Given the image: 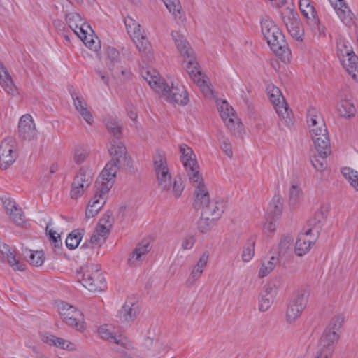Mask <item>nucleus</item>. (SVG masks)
Instances as JSON below:
<instances>
[{"label": "nucleus", "instance_id": "1", "mask_svg": "<svg viewBox=\"0 0 358 358\" xmlns=\"http://www.w3.org/2000/svg\"><path fill=\"white\" fill-rule=\"evenodd\" d=\"M122 165V164L111 160L106 164L95 182L94 195L90 200L85 211L87 218H92L96 216L105 204L116 173Z\"/></svg>", "mask_w": 358, "mask_h": 358}, {"label": "nucleus", "instance_id": "2", "mask_svg": "<svg viewBox=\"0 0 358 358\" xmlns=\"http://www.w3.org/2000/svg\"><path fill=\"white\" fill-rule=\"evenodd\" d=\"M142 77L149 85L169 103L185 106L189 102L188 94L185 87L179 83H171V88L155 70H144Z\"/></svg>", "mask_w": 358, "mask_h": 358}, {"label": "nucleus", "instance_id": "3", "mask_svg": "<svg viewBox=\"0 0 358 358\" xmlns=\"http://www.w3.org/2000/svg\"><path fill=\"white\" fill-rule=\"evenodd\" d=\"M153 166L158 187L162 192L171 194L175 199H178L184 191L185 184L179 176L172 180L164 153L155 154L153 157Z\"/></svg>", "mask_w": 358, "mask_h": 358}, {"label": "nucleus", "instance_id": "4", "mask_svg": "<svg viewBox=\"0 0 358 358\" xmlns=\"http://www.w3.org/2000/svg\"><path fill=\"white\" fill-rule=\"evenodd\" d=\"M192 186L194 187V206L196 208L201 209L202 216L218 220L224 212V201L222 199H210L209 192L204 180Z\"/></svg>", "mask_w": 358, "mask_h": 358}, {"label": "nucleus", "instance_id": "5", "mask_svg": "<svg viewBox=\"0 0 358 358\" xmlns=\"http://www.w3.org/2000/svg\"><path fill=\"white\" fill-rule=\"evenodd\" d=\"M261 26L262 32L272 51L284 62H289L291 52L278 26L268 17L262 20Z\"/></svg>", "mask_w": 358, "mask_h": 358}, {"label": "nucleus", "instance_id": "6", "mask_svg": "<svg viewBox=\"0 0 358 358\" xmlns=\"http://www.w3.org/2000/svg\"><path fill=\"white\" fill-rule=\"evenodd\" d=\"M307 124L317 151L327 153L330 145L324 121L315 108H310L307 113Z\"/></svg>", "mask_w": 358, "mask_h": 358}, {"label": "nucleus", "instance_id": "7", "mask_svg": "<svg viewBox=\"0 0 358 358\" xmlns=\"http://www.w3.org/2000/svg\"><path fill=\"white\" fill-rule=\"evenodd\" d=\"M344 322L342 315L331 318L328 326L321 336L319 343V352L322 358H331L335 347L340 338V331Z\"/></svg>", "mask_w": 358, "mask_h": 358}, {"label": "nucleus", "instance_id": "8", "mask_svg": "<svg viewBox=\"0 0 358 358\" xmlns=\"http://www.w3.org/2000/svg\"><path fill=\"white\" fill-rule=\"evenodd\" d=\"M77 279L90 292L102 290L105 287V280L98 266L90 264L78 271Z\"/></svg>", "mask_w": 358, "mask_h": 358}, {"label": "nucleus", "instance_id": "9", "mask_svg": "<svg viewBox=\"0 0 358 358\" xmlns=\"http://www.w3.org/2000/svg\"><path fill=\"white\" fill-rule=\"evenodd\" d=\"M180 157L185 168L187 176L192 185L204 180L199 171L196 155L192 149L186 144L179 145Z\"/></svg>", "mask_w": 358, "mask_h": 358}, {"label": "nucleus", "instance_id": "10", "mask_svg": "<svg viewBox=\"0 0 358 358\" xmlns=\"http://www.w3.org/2000/svg\"><path fill=\"white\" fill-rule=\"evenodd\" d=\"M57 309L63 321L69 327L82 331L85 329L82 313L75 306L65 301L57 303Z\"/></svg>", "mask_w": 358, "mask_h": 358}, {"label": "nucleus", "instance_id": "11", "mask_svg": "<svg viewBox=\"0 0 358 358\" xmlns=\"http://www.w3.org/2000/svg\"><path fill=\"white\" fill-rule=\"evenodd\" d=\"M281 17L290 36L297 41H302L304 33L297 12L291 7H285L281 11Z\"/></svg>", "mask_w": 358, "mask_h": 358}, {"label": "nucleus", "instance_id": "12", "mask_svg": "<svg viewBox=\"0 0 358 358\" xmlns=\"http://www.w3.org/2000/svg\"><path fill=\"white\" fill-rule=\"evenodd\" d=\"M309 292L306 289L298 292L290 301L287 312L286 320L289 323L294 322L301 315L306 306Z\"/></svg>", "mask_w": 358, "mask_h": 358}, {"label": "nucleus", "instance_id": "13", "mask_svg": "<svg viewBox=\"0 0 358 358\" xmlns=\"http://www.w3.org/2000/svg\"><path fill=\"white\" fill-rule=\"evenodd\" d=\"M266 91L269 99L273 103L279 117L285 120L287 122H289L292 113L289 110L280 89L273 85H269L266 88Z\"/></svg>", "mask_w": 358, "mask_h": 358}, {"label": "nucleus", "instance_id": "14", "mask_svg": "<svg viewBox=\"0 0 358 358\" xmlns=\"http://www.w3.org/2000/svg\"><path fill=\"white\" fill-rule=\"evenodd\" d=\"M140 312L138 304L127 301L116 315V322L121 328H127L134 322Z\"/></svg>", "mask_w": 358, "mask_h": 358}, {"label": "nucleus", "instance_id": "15", "mask_svg": "<svg viewBox=\"0 0 358 358\" xmlns=\"http://www.w3.org/2000/svg\"><path fill=\"white\" fill-rule=\"evenodd\" d=\"M218 109L220 113V116L228 129L234 135L238 136H241L243 131V124L239 119L234 114L233 108L229 106L226 101H223L220 104Z\"/></svg>", "mask_w": 358, "mask_h": 358}, {"label": "nucleus", "instance_id": "16", "mask_svg": "<svg viewBox=\"0 0 358 358\" xmlns=\"http://www.w3.org/2000/svg\"><path fill=\"white\" fill-rule=\"evenodd\" d=\"M17 157L15 143L13 139L3 140L0 145V167L1 169H7L16 160Z\"/></svg>", "mask_w": 358, "mask_h": 358}, {"label": "nucleus", "instance_id": "17", "mask_svg": "<svg viewBox=\"0 0 358 358\" xmlns=\"http://www.w3.org/2000/svg\"><path fill=\"white\" fill-rule=\"evenodd\" d=\"M98 333L100 337L110 343L117 345V350L120 348L130 349L131 345L126 337L121 334H115L113 332L111 327L108 325H103L99 328Z\"/></svg>", "mask_w": 358, "mask_h": 358}, {"label": "nucleus", "instance_id": "18", "mask_svg": "<svg viewBox=\"0 0 358 358\" xmlns=\"http://www.w3.org/2000/svg\"><path fill=\"white\" fill-rule=\"evenodd\" d=\"M20 137L25 141H31L36 138L37 130L32 117L26 114L21 117L18 124Z\"/></svg>", "mask_w": 358, "mask_h": 358}, {"label": "nucleus", "instance_id": "19", "mask_svg": "<svg viewBox=\"0 0 358 358\" xmlns=\"http://www.w3.org/2000/svg\"><path fill=\"white\" fill-rule=\"evenodd\" d=\"M278 294V287L273 283L267 285L260 294L259 299V310L262 312L267 311Z\"/></svg>", "mask_w": 358, "mask_h": 358}, {"label": "nucleus", "instance_id": "20", "mask_svg": "<svg viewBox=\"0 0 358 358\" xmlns=\"http://www.w3.org/2000/svg\"><path fill=\"white\" fill-rule=\"evenodd\" d=\"M150 245L148 241H143L138 243L128 259V263L131 266H139L145 259L147 254L150 250Z\"/></svg>", "mask_w": 358, "mask_h": 358}, {"label": "nucleus", "instance_id": "21", "mask_svg": "<svg viewBox=\"0 0 358 358\" xmlns=\"http://www.w3.org/2000/svg\"><path fill=\"white\" fill-rule=\"evenodd\" d=\"M6 213L10 219L18 226H22L24 222V215L16 203L10 199H6L3 201Z\"/></svg>", "mask_w": 358, "mask_h": 358}, {"label": "nucleus", "instance_id": "22", "mask_svg": "<svg viewBox=\"0 0 358 358\" xmlns=\"http://www.w3.org/2000/svg\"><path fill=\"white\" fill-rule=\"evenodd\" d=\"M108 152L112 157L111 161H115L122 164H124L127 162L126 148L118 139H113L110 142Z\"/></svg>", "mask_w": 358, "mask_h": 358}, {"label": "nucleus", "instance_id": "23", "mask_svg": "<svg viewBox=\"0 0 358 358\" xmlns=\"http://www.w3.org/2000/svg\"><path fill=\"white\" fill-rule=\"evenodd\" d=\"M313 229H308L305 233L300 234L296 242L295 252L298 256L307 253L315 242L313 238L310 237Z\"/></svg>", "mask_w": 358, "mask_h": 358}, {"label": "nucleus", "instance_id": "24", "mask_svg": "<svg viewBox=\"0 0 358 358\" xmlns=\"http://www.w3.org/2000/svg\"><path fill=\"white\" fill-rule=\"evenodd\" d=\"M337 15L346 26L350 27L354 24L355 15L347 6L344 0L338 1L333 6Z\"/></svg>", "mask_w": 358, "mask_h": 358}, {"label": "nucleus", "instance_id": "25", "mask_svg": "<svg viewBox=\"0 0 358 358\" xmlns=\"http://www.w3.org/2000/svg\"><path fill=\"white\" fill-rule=\"evenodd\" d=\"M41 339L43 342L48 345L59 348L63 350L73 351L76 349V345L73 343L52 334H44L41 336Z\"/></svg>", "mask_w": 358, "mask_h": 358}, {"label": "nucleus", "instance_id": "26", "mask_svg": "<svg viewBox=\"0 0 358 358\" xmlns=\"http://www.w3.org/2000/svg\"><path fill=\"white\" fill-rule=\"evenodd\" d=\"M0 85L4 91L12 96H16L18 94L17 89L15 87L11 76L4 68L3 64L0 61Z\"/></svg>", "mask_w": 358, "mask_h": 358}, {"label": "nucleus", "instance_id": "27", "mask_svg": "<svg viewBox=\"0 0 358 358\" xmlns=\"http://www.w3.org/2000/svg\"><path fill=\"white\" fill-rule=\"evenodd\" d=\"M66 20L69 27L76 34L83 33L85 29H89V24L83 22L80 15L76 13H70L66 15Z\"/></svg>", "mask_w": 358, "mask_h": 358}, {"label": "nucleus", "instance_id": "28", "mask_svg": "<svg viewBox=\"0 0 358 358\" xmlns=\"http://www.w3.org/2000/svg\"><path fill=\"white\" fill-rule=\"evenodd\" d=\"M337 110L340 115L345 118L352 117L356 113L355 107L348 96L343 97L341 96Z\"/></svg>", "mask_w": 358, "mask_h": 358}, {"label": "nucleus", "instance_id": "29", "mask_svg": "<svg viewBox=\"0 0 358 358\" xmlns=\"http://www.w3.org/2000/svg\"><path fill=\"white\" fill-rule=\"evenodd\" d=\"M73 99L76 110L87 124L92 125L94 122V119L90 111L88 110L87 103L84 101L83 98L82 96H76V97L73 96Z\"/></svg>", "mask_w": 358, "mask_h": 358}, {"label": "nucleus", "instance_id": "30", "mask_svg": "<svg viewBox=\"0 0 358 358\" xmlns=\"http://www.w3.org/2000/svg\"><path fill=\"white\" fill-rule=\"evenodd\" d=\"M124 24L128 34L133 41L142 38L145 34L144 30L141 29L140 24L131 17L124 18Z\"/></svg>", "mask_w": 358, "mask_h": 358}, {"label": "nucleus", "instance_id": "31", "mask_svg": "<svg viewBox=\"0 0 358 358\" xmlns=\"http://www.w3.org/2000/svg\"><path fill=\"white\" fill-rule=\"evenodd\" d=\"M331 206L329 203H323L320 208L316 211L314 217V227L313 231L315 230L318 232L322 225L325 222L327 215L330 211Z\"/></svg>", "mask_w": 358, "mask_h": 358}, {"label": "nucleus", "instance_id": "32", "mask_svg": "<svg viewBox=\"0 0 358 358\" xmlns=\"http://www.w3.org/2000/svg\"><path fill=\"white\" fill-rule=\"evenodd\" d=\"M169 10L172 14L174 19L180 22H184L185 19V13L182 10L181 4L179 0H162Z\"/></svg>", "mask_w": 358, "mask_h": 358}, {"label": "nucleus", "instance_id": "33", "mask_svg": "<svg viewBox=\"0 0 358 358\" xmlns=\"http://www.w3.org/2000/svg\"><path fill=\"white\" fill-rule=\"evenodd\" d=\"M183 57L185 64V69L192 80L199 74H203L199 69V65L193 52Z\"/></svg>", "mask_w": 358, "mask_h": 358}, {"label": "nucleus", "instance_id": "34", "mask_svg": "<svg viewBox=\"0 0 358 358\" xmlns=\"http://www.w3.org/2000/svg\"><path fill=\"white\" fill-rule=\"evenodd\" d=\"M337 55L341 62H343V59L355 55L350 43L343 38H339L337 41Z\"/></svg>", "mask_w": 358, "mask_h": 358}, {"label": "nucleus", "instance_id": "35", "mask_svg": "<svg viewBox=\"0 0 358 358\" xmlns=\"http://www.w3.org/2000/svg\"><path fill=\"white\" fill-rule=\"evenodd\" d=\"M171 36L178 51L182 57H185L193 52L189 48L188 42L179 32L173 31L171 33Z\"/></svg>", "mask_w": 358, "mask_h": 358}, {"label": "nucleus", "instance_id": "36", "mask_svg": "<svg viewBox=\"0 0 358 358\" xmlns=\"http://www.w3.org/2000/svg\"><path fill=\"white\" fill-rule=\"evenodd\" d=\"M83 33L76 34L80 40L85 44L87 47L93 50H96L99 48V42L92 34L93 30L89 25V29H85Z\"/></svg>", "mask_w": 358, "mask_h": 358}, {"label": "nucleus", "instance_id": "37", "mask_svg": "<svg viewBox=\"0 0 358 358\" xmlns=\"http://www.w3.org/2000/svg\"><path fill=\"white\" fill-rule=\"evenodd\" d=\"M256 238L250 236L243 245L241 251V259L244 263L250 262L255 255Z\"/></svg>", "mask_w": 358, "mask_h": 358}, {"label": "nucleus", "instance_id": "38", "mask_svg": "<svg viewBox=\"0 0 358 358\" xmlns=\"http://www.w3.org/2000/svg\"><path fill=\"white\" fill-rule=\"evenodd\" d=\"M194 83L200 88L206 97L213 96L212 85L209 78L204 74H199L193 80Z\"/></svg>", "mask_w": 358, "mask_h": 358}, {"label": "nucleus", "instance_id": "39", "mask_svg": "<svg viewBox=\"0 0 358 358\" xmlns=\"http://www.w3.org/2000/svg\"><path fill=\"white\" fill-rule=\"evenodd\" d=\"M341 64L352 78L358 82V57L352 55L346 59H343Z\"/></svg>", "mask_w": 358, "mask_h": 358}, {"label": "nucleus", "instance_id": "40", "mask_svg": "<svg viewBox=\"0 0 358 358\" xmlns=\"http://www.w3.org/2000/svg\"><path fill=\"white\" fill-rule=\"evenodd\" d=\"M94 173L92 169L87 166H83L74 178L77 183L83 184L84 186H90L93 180Z\"/></svg>", "mask_w": 358, "mask_h": 358}, {"label": "nucleus", "instance_id": "41", "mask_svg": "<svg viewBox=\"0 0 358 358\" xmlns=\"http://www.w3.org/2000/svg\"><path fill=\"white\" fill-rule=\"evenodd\" d=\"M90 154V148L87 145L78 144L73 149V161L80 164L85 162Z\"/></svg>", "mask_w": 358, "mask_h": 358}, {"label": "nucleus", "instance_id": "42", "mask_svg": "<svg viewBox=\"0 0 358 358\" xmlns=\"http://www.w3.org/2000/svg\"><path fill=\"white\" fill-rule=\"evenodd\" d=\"M299 8L302 15L306 18L311 20L314 24L318 23V20L316 18L315 8L310 3V0H300Z\"/></svg>", "mask_w": 358, "mask_h": 358}, {"label": "nucleus", "instance_id": "43", "mask_svg": "<svg viewBox=\"0 0 358 358\" xmlns=\"http://www.w3.org/2000/svg\"><path fill=\"white\" fill-rule=\"evenodd\" d=\"M46 232L54 249V252L57 254L59 253L62 246L60 234L50 228V224L46 227Z\"/></svg>", "mask_w": 358, "mask_h": 358}, {"label": "nucleus", "instance_id": "44", "mask_svg": "<svg viewBox=\"0 0 358 358\" xmlns=\"http://www.w3.org/2000/svg\"><path fill=\"white\" fill-rule=\"evenodd\" d=\"M341 173L350 186L358 192V172L350 167H344L341 169Z\"/></svg>", "mask_w": 358, "mask_h": 358}, {"label": "nucleus", "instance_id": "45", "mask_svg": "<svg viewBox=\"0 0 358 358\" xmlns=\"http://www.w3.org/2000/svg\"><path fill=\"white\" fill-rule=\"evenodd\" d=\"M317 152L318 156L315 155L311 158V163L317 171L322 172L327 167L326 157L331 152L330 145L329 146V150L327 153H320V151H317Z\"/></svg>", "mask_w": 358, "mask_h": 358}, {"label": "nucleus", "instance_id": "46", "mask_svg": "<svg viewBox=\"0 0 358 358\" xmlns=\"http://www.w3.org/2000/svg\"><path fill=\"white\" fill-rule=\"evenodd\" d=\"M278 259L275 256H271L268 261L264 262L259 271L258 275L259 278L267 276L275 267Z\"/></svg>", "mask_w": 358, "mask_h": 358}, {"label": "nucleus", "instance_id": "47", "mask_svg": "<svg viewBox=\"0 0 358 358\" xmlns=\"http://www.w3.org/2000/svg\"><path fill=\"white\" fill-rule=\"evenodd\" d=\"M113 223V217H112V213L108 212L99 220L96 228L101 232L109 234Z\"/></svg>", "mask_w": 358, "mask_h": 358}, {"label": "nucleus", "instance_id": "48", "mask_svg": "<svg viewBox=\"0 0 358 358\" xmlns=\"http://www.w3.org/2000/svg\"><path fill=\"white\" fill-rule=\"evenodd\" d=\"M105 124L108 131L116 139H119L121 136V129L117 120L113 117H108L105 119Z\"/></svg>", "mask_w": 358, "mask_h": 358}, {"label": "nucleus", "instance_id": "49", "mask_svg": "<svg viewBox=\"0 0 358 358\" xmlns=\"http://www.w3.org/2000/svg\"><path fill=\"white\" fill-rule=\"evenodd\" d=\"M6 261L15 271H22L25 269L24 264L21 263L19 259L17 258V253L15 249L9 253Z\"/></svg>", "mask_w": 358, "mask_h": 358}, {"label": "nucleus", "instance_id": "50", "mask_svg": "<svg viewBox=\"0 0 358 358\" xmlns=\"http://www.w3.org/2000/svg\"><path fill=\"white\" fill-rule=\"evenodd\" d=\"M282 210V199L280 196H275L269 203L268 211L273 215H278Z\"/></svg>", "mask_w": 358, "mask_h": 358}, {"label": "nucleus", "instance_id": "51", "mask_svg": "<svg viewBox=\"0 0 358 358\" xmlns=\"http://www.w3.org/2000/svg\"><path fill=\"white\" fill-rule=\"evenodd\" d=\"M82 240L81 233L74 230L69 234L66 239V245L71 250L76 248Z\"/></svg>", "mask_w": 358, "mask_h": 358}, {"label": "nucleus", "instance_id": "52", "mask_svg": "<svg viewBox=\"0 0 358 358\" xmlns=\"http://www.w3.org/2000/svg\"><path fill=\"white\" fill-rule=\"evenodd\" d=\"M106 64L110 71H113L114 67L120 64L118 60L119 52L114 48H109L107 50Z\"/></svg>", "mask_w": 358, "mask_h": 358}, {"label": "nucleus", "instance_id": "53", "mask_svg": "<svg viewBox=\"0 0 358 358\" xmlns=\"http://www.w3.org/2000/svg\"><path fill=\"white\" fill-rule=\"evenodd\" d=\"M134 42L141 54L148 55L150 53L151 46L145 35L141 38L135 39Z\"/></svg>", "mask_w": 358, "mask_h": 358}, {"label": "nucleus", "instance_id": "54", "mask_svg": "<svg viewBox=\"0 0 358 358\" xmlns=\"http://www.w3.org/2000/svg\"><path fill=\"white\" fill-rule=\"evenodd\" d=\"M45 260V257L43 251L36 250L31 251L28 262L34 266H41Z\"/></svg>", "mask_w": 358, "mask_h": 358}, {"label": "nucleus", "instance_id": "55", "mask_svg": "<svg viewBox=\"0 0 358 358\" xmlns=\"http://www.w3.org/2000/svg\"><path fill=\"white\" fill-rule=\"evenodd\" d=\"M303 198V193L301 188L296 185H292L289 189V203L296 205Z\"/></svg>", "mask_w": 358, "mask_h": 358}, {"label": "nucleus", "instance_id": "56", "mask_svg": "<svg viewBox=\"0 0 358 358\" xmlns=\"http://www.w3.org/2000/svg\"><path fill=\"white\" fill-rule=\"evenodd\" d=\"M110 71L114 78H118L122 80H129L131 76V71L126 68L123 69L120 66V64L115 66L114 70Z\"/></svg>", "mask_w": 358, "mask_h": 358}, {"label": "nucleus", "instance_id": "57", "mask_svg": "<svg viewBox=\"0 0 358 358\" xmlns=\"http://www.w3.org/2000/svg\"><path fill=\"white\" fill-rule=\"evenodd\" d=\"M216 219L212 217H205L204 216L201 217V219L199 222V230L201 233H206L210 230L213 227L214 222L216 221Z\"/></svg>", "mask_w": 358, "mask_h": 358}, {"label": "nucleus", "instance_id": "58", "mask_svg": "<svg viewBox=\"0 0 358 358\" xmlns=\"http://www.w3.org/2000/svg\"><path fill=\"white\" fill-rule=\"evenodd\" d=\"M88 187V186H84L83 184H80V182L77 183L76 181L73 180L71 190V198L78 199L84 194L85 191Z\"/></svg>", "mask_w": 358, "mask_h": 358}, {"label": "nucleus", "instance_id": "59", "mask_svg": "<svg viewBox=\"0 0 358 358\" xmlns=\"http://www.w3.org/2000/svg\"><path fill=\"white\" fill-rule=\"evenodd\" d=\"M203 272L199 269L192 266L190 274L186 280V285L187 287H192L196 284V282L200 279Z\"/></svg>", "mask_w": 358, "mask_h": 358}, {"label": "nucleus", "instance_id": "60", "mask_svg": "<svg viewBox=\"0 0 358 358\" xmlns=\"http://www.w3.org/2000/svg\"><path fill=\"white\" fill-rule=\"evenodd\" d=\"M108 236V234L101 232L100 230L96 228L94 233L91 236L90 242L92 244L100 245L105 242Z\"/></svg>", "mask_w": 358, "mask_h": 358}, {"label": "nucleus", "instance_id": "61", "mask_svg": "<svg viewBox=\"0 0 358 358\" xmlns=\"http://www.w3.org/2000/svg\"><path fill=\"white\" fill-rule=\"evenodd\" d=\"M209 259V253L208 252H203L201 257H199V260L197 261L196 264H194L193 266L195 268L199 269L202 272L204 271L205 268L206 267L208 262Z\"/></svg>", "mask_w": 358, "mask_h": 358}, {"label": "nucleus", "instance_id": "62", "mask_svg": "<svg viewBox=\"0 0 358 358\" xmlns=\"http://www.w3.org/2000/svg\"><path fill=\"white\" fill-rule=\"evenodd\" d=\"M220 141L221 143V149L229 157H231L233 156V151L229 141L222 136L220 138Z\"/></svg>", "mask_w": 358, "mask_h": 358}, {"label": "nucleus", "instance_id": "63", "mask_svg": "<svg viewBox=\"0 0 358 358\" xmlns=\"http://www.w3.org/2000/svg\"><path fill=\"white\" fill-rule=\"evenodd\" d=\"M195 242H196V238L194 236H193V235L186 236L182 241L181 248L182 250H190L193 248Z\"/></svg>", "mask_w": 358, "mask_h": 358}, {"label": "nucleus", "instance_id": "64", "mask_svg": "<svg viewBox=\"0 0 358 358\" xmlns=\"http://www.w3.org/2000/svg\"><path fill=\"white\" fill-rule=\"evenodd\" d=\"M292 238L289 236H283L279 243V249L280 252H285L290 248L292 244Z\"/></svg>", "mask_w": 358, "mask_h": 358}]
</instances>
